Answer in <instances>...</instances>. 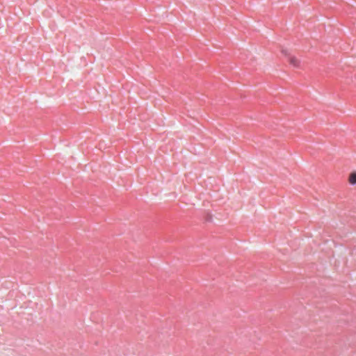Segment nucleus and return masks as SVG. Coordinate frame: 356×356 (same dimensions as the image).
I'll return each instance as SVG.
<instances>
[{
  "label": "nucleus",
  "instance_id": "nucleus-1",
  "mask_svg": "<svg viewBox=\"0 0 356 356\" xmlns=\"http://www.w3.org/2000/svg\"><path fill=\"white\" fill-rule=\"evenodd\" d=\"M282 54H284L285 56H286L288 57V60H289V62L290 63L291 65H292L295 67H300V60L298 58H296V57L290 56L289 54H288L286 50H282Z\"/></svg>",
  "mask_w": 356,
  "mask_h": 356
},
{
  "label": "nucleus",
  "instance_id": "nucleus-2",
  "mask_svg": "<svg viewBox=\"0 0 356 356\" xmlns=\"http://www.w3.org/2000/svg\"><path fill=\"white\" fill-rule=\"evenodd\" d=\"M348 180L351 184H356V172H353L350 174Z\"/></svg>",
  "mask_w": 356,
  "mask_h": 356
}]
</instances>
